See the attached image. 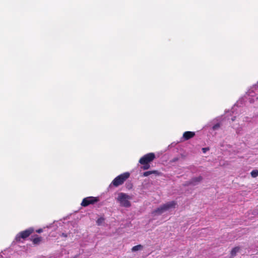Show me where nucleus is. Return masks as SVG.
Returning <instances> with one entry per match:
<instances>
[{"instance_id": "1", "label": "nucleus", "mask_w": 258, "mask_h": 258, "mask_svg": "<svg viewBox=\"0 0 258 258\" xmlns=\"http://www.w3.org/2000/svg\"><path fill=\"white\" fill-rule=\"evenodd\" d=\"M176 204L175 201L167 202L153 211L152 215L154 216L161 215L170 209L174 208Z\"/></svg>"}, {"instance_id": "2", "label": "nucleus", "mask_w": 258, "mask_h": 258, "mask_svg": "<svg viewBox=\"0 0 258 258\" xmlns=\"http://www.w3.org/2000/svg\"><path fill=\"white\" fill-rule=\"evenodd\" d=\"M132 199V197L128 195L123 192H119L118 194L116 200L119 203L120 206L128 208L131 205L130 200Z\"/></svg>"}, {"instance_id": "3", "label": "nucleus", "mask_w": 258, "mask_h": 258, "mask_svg": "<svg viewBox=\"0 0 258 258\" xmlns=\"http://www.w3.org/2000/svg\"><path fill=\"white\" fill-rule=\"evenodd\" d=\"M130 173L128 172H125L116 177L112 181V184L114 186H118L122 184L124 181L129 177Z\"/></svg>"}, {"instance_id": "4", "label": "nucleus", "mask_w": 258, "mask_h": 258, "mask_svg": "<svg viewBox=\"0 0 258 258\" xmlns=\"http://www.w3.org/2000/svg\"><path fill=\"white\" fill-rule=\"evenodd\" d=\"M155 158V156L154 153H148L143 156L140 159L139 162L141 164H148V163L152 161Z\"/></svg>"}, {"instance_id": "5", "label": "nucleus", "mask_w": 258, "mask_h": 258, "mask_svg": "<svg viewBox=\"0 0 258 258\" xmlns=\"http://www.w3.org/2000/svg\"><path fill=\"white\" fill-rule=\"evenodd\" d=\"M33 232V229L29 228L23 231L20 232L16 236V241H20L21 238L25 239L28 237Z\"/></svg>"}, {"instance_id": "6", "label": "nucleus", "mask_w": 258, "mask_h": 258, "mask_svg": "<svg viewBox=\"0 0 258 258\" xmlns=\"http://www.w3.org/2000/svg\"><path fill=\"white\" fill-rule=\"evenodd\" d=\"M98 201V199L97 198H95L93 197H89L86 198H84L81 203V205L83 207H86L89 205L90 204H93L95 202Z\"/></svg>"}, {"instance_id": "7", "label": "nucleus", "mask_w": 258, "mask_h": 258, "mask_svg": "<svg viewBox=\"0 0 258 258\" xmlns=\"http://www.w3.org/2000/svg\"><path fill=\"white\" fill-rule=\"evenodd\" d=\"M195 135L194 132H185L183 134V138L185 140H187L192 138Z\"/></svg>"}, {"instance_id": "8", "label": "nucleus", "mask_w": 258, "mask_h": 258, "mask_svg": "<svg viewBox=\"0 0 258 258\" xmlns=\"http://www.w3.org/2000/svg\"><path fill=\"white\" fill-rule=\"evenodd\" d=\"M202 179V178L201 176L194 178L193 179H192L190 183L193 185H196L197 183L200 182Z\"/></svg>"}, {"instance_id": "9", "label": "nucleus", "mask_w": 258, "mask_h": 258, "mask_svg": "<svg viewBox=\"0 0 258 258\" xmlns=\"http://www.w3.org/2000/svg\"><path fill=\"white\" fill-rule=\"evenodd\" d=\"M41 241V237L36 235V236L33 238V243L35 244H38Z\"/></svg>"}, {"instance_id": "10", "label": "nucleus", "mask_w": 258, "mask_h": 258, "mask_svg": "<svg viewBox=\"0 0 258 258\" xmlns=\"http://www.w3.org/2000/svg\"><path fill=\"white\" fill-rule=\"evenodd\" d=\"M142 247H143L142 245H141L140 244L137 245H136V246H134V247H133L132 248V251H136L141 249V248Z\"/></svg>"}, {"instance_id": "11", "label": "nucleus", "mask_w": 258, "mask_h": 258, "mask_svg": "<svg viewBox=\"0 0 258 258\" xmlns=\"http://www.w3.org/2000/svg\"><path fill=\"white\" fill-rule=\"evenodd\" d=\"M239 247H236L233 248L232 249L231 252V254L232 256L235 255L236 253L239 251Z\"/></svg>"}, {"instance_id": "12", "label": "nucleus", "mask_w": 258, "mask_h": 258, "mask_svg": "<svg viewBox=\"0 0 258 258\" xmlns=\"http://www.w3.org/2000/svg\"><path fill=\"white\" fill-rule=\"evenodd\" d=\"M157 172V171H146L145 172H144L143 173V176H149V175L152 174V173H156Z\"/></svg>"}, {"instance_id": "13", "label": "nucleus", "mask_w": 258, "mask_h": 258, "mask_svg": "<svg viewBox=\"0 0 258 258\" xmlns=\"http://www.w3.org/2000/svg\"><path fill=\"white\" fill-rule=\"evenodd\" d=\"M250 174H251V176L253 177V178H255L257 176H258V170L255 169V170H253L251 173H250Z\"/></svg>"}, {"instance_id": "14", "label": "nucleus", "mask_w": 258, "mask_h": 258, "mask_svg": "<svg viewBox=\"0 0 258 258\" xmlns=\"http://www.w3.org/2000/svg\"><path fill=\"white\" fill-rule=\"evenodd\" d=\"M104 221V219L102 217L99 218L96 221L98 225H101Z\"/></svg>"}, {"instance_id": "15", "label": "nucleus", "mask_w": 258, "mask_h": 258, "mask_svg": "<svg viewBox=\"0 0 258 258\" xmlns=\"http://www.w3.org/2000/svg\"><path fill=\"white\" fill-rule=\"evenodd\" d=\"M220 127V125L219 123H217L216 124L214 125L213 126V129L214 130H217V128H218L219 127Z\"/></svg>"}, {"instance_id": "16", "label": "nucleus", "mask_w": 258, "mask_h": 258, "mask_svg": "<svg viewBox=\"0 0 258 258\" xmlns=\"http://www.w3.org/2000/svg\"><path fill=\"white\" fill-rule=\"evenodd\" d=\"M144 165L143 166V169L146 170V169H148V168H149L150 167V165H148V164H143Z\"/></svg>"}, {"instance_id": "17", "label": "nucleus", "mask_w": 258, "mask_h": 258, "mask_svg": "<svg viewBox=\"0 0 258 258\" xmlns=\"http://www.w3.org/2000/svg\"><path fill=\"white\" fill-rule=\"evenodd\" d=\"M258 99V97H254L252 99H249V101L250 103H252L255 100H257Z\"/></svg>"}, {"instance_id": "18", "label": "nucleus", "mask_w": 258, "mask_h": 258, "mask_svg": "<svg viewBox=\"0 0 258 258\" xmlns=\"http://www.w3.org/2000/svg\"><path fill=\"white\" fill-rule=\"evenodd\" d=\"M209 150V148H202V151L203 153H205L207 151Z\"/></svg>"}, {"instance_id": "19", "label": "nucleus", "mask_w": 258, "mask_h": 258, "mask_svg": "<svg viewBox=\"0 0 258 258\" xmlns=\"http://www.w3.org/2000/svg\"><path fill=\"white\" fill-rule=\"evenodd\" d=\"M248 95L250 96H253V92H251L250 90H249L248 92Z\"/></svg>"}, {"instance_id": "20", "label": "nucleus", "mask_w": 258, "mask_h": 258, "mask_svg": "<svg viewBox=\"0 0 258 258\" xmlns=\"http://www.w3.org/2000/svg\"><path fill=\"white\" fill-rule=\"evenodd\" d=\"M36 232H37V233H41V232H42V229H39L38 230H37L36 231Z\"/></svg>"}, {"instance_id": "21", "label": "nucleus", "mask_w": 258, "mask_h": 258, "mask_svg": "<svg viewBox=\"0 0 258 258\" xmlns=\"http://www.w3.org/2000/svg\"><path fill=\"white\" fill-rule=\"evenodd\" d=\"M62 236L65 237L67 236V234L63 233H62Z\"/></svg>"}, {"instance_id": "22", "label": "nucleus", "mask_w": 258, "mask_h": 258, "mask_svg": "<svg viewBox=\"0 0 258 258\" xmlns=\"http://www.w3.org/2000/svg\"><path fill=\"white\" fill-rule=\"evenodd\" d=\"M231 119L232 121H234L235 120V117H234L233 118H232Z\"/></svg>"}]
</instances>
